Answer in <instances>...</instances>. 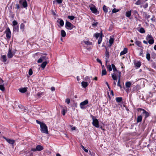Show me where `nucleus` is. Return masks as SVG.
Returning a JSON list of instances; mask_svg holds the SVG:
<instances>
[{
  "mask_svg": "<svg viewBox=\"0 0 156 156\" xmlns=\"http://www.w3.org/2000/svg\"><path fill=\"white\" fill-rule=\"evenodd\" d=\"M40 128L41 131L42 133L46 134L48 133V127L44 123L41 125Z\"/></svg>",
  "mask_w": 156,
  "mask_h": 156,
  "instance_id": "1",
  "label": "nucleus"
},
{
  "mask_svg": "<svg viewBox=\"0 0 156 156\" xmlns=\"http://www.w3.org/2000/svg\"><path fill=\"white\" fill-rule=\"evenodd\" d=\"M91 116L93 120L92 123L93 125L96 128H98L99 127V125L98 120L97 119L95 118L94 116L91 115Z\"/></svg>",
  "mask_w": 156,
  "mask_h": 156,
  "instance_id": "2",
  "label": "nucleus"
},
{
  "mask_svg": "<svg viewBox=\"0 0 156 156\" xmlns=\"http://www.w3.org/2000/svg\"><path fill=\"white\" fill-rule=\"evenodd\" d=\"M65 27L68 30H72L74 26L70 22L66 21V23Z\"/></svg>",
  "mask_w": 156,
  "mask_h": 156,
  "instance_id": "3",
  "label": "nucleus"
},
{
  "mask_svg": "<svg viewBox=\"0 0 156 156\" xmlns=\"http://www.w3.org/2000/svg\"><path fill=\"white\" fill-rule=\"evenodd\" d=\"M89 7L92 13L94 14H97L98 10L94 5L91 4L89 5Z\"/></svg>",
  "mask_w": 156,
  "mask_h": 156,
  "instance_id": "4",
  "label": "nucleus"
},
{
  "mask_svg": "<svg viewBox=\"0 0 156 156\" xmlns=\"http://www.w3.org/2000/svg\"><path fill=\"white\" fill-rule=\"evenodd\" d=\"M5 32L7 38V39H10L11 37V33L9 27L6 28L5 30Z\"/></svg>",
  "mask_w": 156,
  "mask_h": 156,
  "instance_id": "5",
  "label": "nucleus"
},
{
  "mask_svg": "<svg viewBox=\"0 0 156 156\" xmlns=\"http://www.w3.org/2000/svg\"><path fill=\"white\" fill-rule=\"evenodd\" d=\"M88 103V101L87 100H86L84 101L81 102V103H80V108L82 109H83L84 108L83 106L87 105Z\"/></svg>",
  "mask_w": 156,
  "mask_h": 156,
  "instance_id": "6",
  "label": "nucleus"
},
{
  "mask_svg": "<svg viewBox=\"0 0 156 156\" xmlns=\"http://www.w3.org/2000/svg\"><path fill=\"white\" fill-rule=\"evenodd\" d=\"M13 55L14 54L12 52L11 50L9 48L7 54L8 58H11L13 56Z\"/></svg>",
  "mask_w": 156,
  "mask_h": 156,
  "instance_id": "7",
  "label": "nucleus"
},
{
  "mask_svg": "<svg viewBox=\"0 0 156 156\" xmlns=\"http://www.w3.org/2000/svg\"><path fill=\"white\" fill-rule=\"evenodd\" d=\"M4 138L6 140L9 144H13L15 142V141L11 139H10L6 138L4 137Z\"/></svg>",
  "mask_w": 156,
  "mask_h": 156,
  "instance_id": "8",
  "label": "nucleus"
},
{
  "mask_svg": "<svg viewBox=\"0 0 156 156\" xmlns=\"http://www.w3.org/2000/svg\"><path fill=\"white\" fill-rule=\"evenodd\" d=\"M118 74H117V76H118V77H119V80H118V82L117 83V85L118 86H120V85H121L120 84V76L121 75V72L119 71L118 72Z\"/></svg>",
  "mask_w": 156,
  "mask_h": 156,
  "instance_id": "9",
  "label": "nucleus"
},
{
  "mask_svg": "<svg viewBox=\"0 0 156 156\" xmlns=\"http://www.w3.org/2000/svg\"><path fill=\"white\" fill-rule=\"evenodd\" d=\"M1 60L4 62H6L7 61V57L5 55H2L1 58Z\"/></svg>",
  "mask_w": 156,
  "mask_h": 156,
  "instance_id": "10",
  "label": "nucleus"
},
{
  "mask_svg": "<svg viewBox=\"0 0 156 156\" xmlns=\"http://www.w3.org/2000/svg\"><path fill=\"white\" fill-rule=\"evenodd\" d=\"M127 48H124L123 51H122L120 53L121 56L124 55L126 54L127 52Z\"/></svg>",
  "mask_w": 156,
  "mask_h": 156,
  "instance_id": "11",
  "label": "nucleus"
},
{
  "mask_svg": "<svg viewBox=\"0 0 156 156\" xmlns=\"http://www.w3.org/2000/svg\"><path fill=\"white\" fill-rule=\"evenodd\" d=\"M37 151H40L44 149L43 147L40 145H38L36 147Z\"/></svg>",
  "mask_w": 156,
  "mask_h": 156,
  "instance_id": "12",
  "label": "nucleus"
},
{
  "mask_svg": "<svg viewBox=\"0 0 156 156\" xmlns=\"http://www.w3.org/2000/svg\"><path fill=\"white\" fill-rule=\"evenodd\" d=\"M19 91L22 93H24L26 92L27 91V88L26 87L20 88L19 89Z\"/></svg>",
  "mask_w": 156,
  "mask_h": 156,
  "instance_id": "13",
  "label": "nucleus"
},
{
  "mask_svg": "<svg viewBox=\"0 0 156 156\" xmlns=\"http://www.w3.org/2000/svg\"><path fill=\"white\" fill-rule=\"evenodd\" d=\"M135 44L137 45L138 47L140 48H142V43L141 42L139 41H136L135 42Z\"/></svg>",
  "mask_w": 156,
  "mask_h": 156,
  "instance_id": "14",
  "label": "nucleus"
},
{
  "mask_svg": "<svg viewBox=\"0 0 156 156\" xmlns=\"http://www.w3.org/2000/svg\"><path fill=\"white\" fill-rule=\"evenodd\" d=\"M109 53L108 51H106L105 52V56H106V64H107L108 62V59L109 58Z\"/></svg>",
  "mask_w": 156,
  "mask_h": 156,
  "instance_id": "15",
  "label": "nucleus"
},
{
  "mask_svg": "<svg viewBox=\"0 0 156 156\" xmlns=\"http://www.w3.org/2000/svg\"><path fill=\"white\" fill-rule=\"evenodd\" d=\"M47 64V62L46 61H44L42 63L41 65V67L43 69H44L46 65Z\"/></svg>",
  "mask_w": 156,
  "mask_h": 156,
  "instance_id": "16",
  "label": "nucleus"
},
{
  "mask_svg": "<svg viewBox=\"0 0 156 156\" xmlns=\"http://www.w3.org/2000/svg\"><path fill=\"white\" fill-rule=\"evenodd\" d=\"M81 84L82 87L84 88H85L88 86V83L87 82L83 81L81 83Z\"/></svg>",
  "mask_w": 156,
  "mask_h": 156,
  "instance_id": "17",
  "label": "nucleus"
},
{
  "mask_svg": "<svg viewBox=\"0 0 156 156\" xmlns=\"http://www.w3.org/2000/svg\"><path fill=\"white\" fill-rule=\"evenodd\" d=\"M21 4H22L23 7L24 8H27L28 5L27 1L22 2Z\"/></svg>",
  "mask_w": 156,
  "mask_h": 156,
  "instance_id": "18",
  "label": "nucleus"
},
{
  "mask_svg": "<svg viewBox=\"0 0 156 156\" xmlns=\"http://www.w3.org/2000/svg\"><path fill=\"white\" fill-rule=\"evenodd\" d=\"M102 33H101L100 36L99 37V38L98 40V44H100L102 41Z\"/></svg>",
  "mask_w": 156,
  "mask_h": 156,
  "instance_id": "19",
  "label": "nucleus"
},
{
  "mask_svg": "<svg viewBox=\"0 0 156 156\" xmlns=\"http://www.w3.org/2000/svg\"><path fill=\"white\" fill-rule=\"evenodd\" d=\"M112 77L114 80H117V76L115 73H114L113 74H112Z\"/></svg>",
  "mask_w": 156,
  "mask_h": 156,
  "instance_id": "20",
  "label": "nucleus"
},
{
  "mask_svg": "<svg viewBox=\"0 0 156 156\" xmlns=\"http://www.w3.org/2000/svg\"><path fill=\"white\" fill-rule=\"evenodd\" d=\"M131 85V83L129 81H128L126 82L125 85L127 88H129Z\"/></svg>",
  "mask_w": 156,
  "mask_h": 156,
  "instance_id": "21",
  "label": "nucleus"
},
{
  "mask_svg": "<svg viewBox=\"0 0 156 156\" xmlns=\"http://www.w3.org/2000/svg\"><path fill=\"white\" fill-rule=\"evenodd\" d=\"M142 117L141 115H139L138 116L137 119V122H140L142 120Z\"/></svg>",
  "mask_w": 156,
  "mask_h": 156,
  "instance_id": "22",
  "label": "nucleus"
},
{
  "mask_svg": "<svg viewBox=\"0 0 156 156\" xmlns=\"http://www.w3.org/2000/svg\"><path fill=\"white\" fill-rule=\"evenodd\" d=\"M135 66L137 68H139L141 66V62L140 61H137L134 63Z\"/></svg>",
  "mask_w": 156,
  "mask_h": 156,
  "instance_id": "23",
  "label": "nucleus"
},
{
  "mask_svg": "<svg viewBox=\"0 0 156 156\" xmlns=\"http://www.w3.org/2000/svg\"><path fill=\"white\" fill-rule=\"evenodd\" d=\"M131 14V12L130 10L126 12V16L128 17H129L130 16Z\"/></svg>",
  "mask_w": 156,
  "mask_h": 156,
  "instance_id": "24",
  "label": "nucleus"
},
{
  "mask_svg": "<svg viewBox=\"0 0 156 156\" xmlns=\"http://www.w3.org/2000/svg\"><path fill=\"white\" fill-rule=\"evenodd\" d=\"M154 40L153 37L148 41V43L150 44H152L154 43Z\"/></svg>",
  "mask_w": 156,
  "mask_h": 156,
  "instance_id": "25",
  "label": "nucleus"
},
{
  "mask_svg": "<svg viewBox=\"0 0 156 156\" xmlns=\"http://www.w3.org/2000/svg\"><path fill=\"white\" fill-rule=\"evenodd\" d=\"M13 30L15 31L18 32L19 30V27L18 26H14L13 27Z\"/></svg>",
  "mask_w": 156,
  "mask_h": 156,
  "instance_id": "26",
  "label": "nucleus"
},
{
  "mask_svg": "<svg viewBox=\"0 0 156 156\" xmlns=\"http://www.w3.org/2000/svg\"><path fill=\"white\" fill-rule=\"evenodd\" d=\"M103 9L104 12L105 13H107L108 11V7H106L105 5H104L103 7Z\"/></svg>",
  "mask_w": 156,
  "mask_h": 156,
  "instance_id": "27",
  "label": "nucleus"
},
{
  "mask_svg": "<svg viewBox=\"0 0 156 156\" xmlns=\"http://www.w3.org/2000/svg\"><path fill=\"white\" fill-rule=\"evenodd\" d=\"M94 22H95V20H94ZM98 23L97 22H94L92 24V26L94 27H95L97 26Z\"/></svg>",
  "mask_w": 156,
  "mask_h": 156,
  "instance_id": "28",
  "label": "nucleus"
},
{
  "mask_svg": "<svg viewBox=\"0 0 156 156\" xmlns=\"http://www.w3.org/2000/svg\"><path fill=\"white\" fill-rule=\"evenodd\" d=\"M61 35L62 37H64L66 36V33L64 30H62L61 31Z\"/></svg>",
  "mask_w": 156,
  "mask_h": 156,
  "instance_id": "29",
  "label": "nucleus"
},
{
  "mask_svg": "<svg viewBox=\"0 0 156 156\" xmlns=\"http://www.w3.org/2000/svg\"><path fill=\"white\" fill-rule=\"evenodd\" d=\"M116 101L118 102H120L122 101V97H117L115 99Z\"/></svg>",
  "mask_w": 156,
  "mask_h": 156,
  "instance_id": "30",
  "label": "nucleus"
},
{
  "mask_svg": "<svg viewBox=\"0 0 156 156\" xmlns=\"http://www.w3.org/2000/svg\"><path fill=\"white\" fill-rule=\"evenodd\" d=\"M107 67L109 71H111L112 70V68L111 66L110 65H107V64H106Z\"/></svg>",
  "mask_w": 156,
  "mask_h": 156,
  "instance_id": "31",
  "label": "nucleus"
},
{
  "mask_svg": "<svg viewBox=\"0 0 156 156\" xmlns=\"http://www.w3.org/2000/svg\"><path fill=\"white\" fill-rule=\"evenodd\" d=\"M152 37V36L151 35L148 34L146 37V39L148 41L151 39V38Z\"/></svg>",
  "mask_w": 156,
  "mask_h": 156,
  "instance_id": "32",
  "label": "nucleus"
},
{
  "mask_svg": "<svg viewBox=\"0 0 156 156\" xmlns=\"http://www.w3.org/2000/svg\"><path fill=\"white\" fill-rule=\"evenodd\" d=\"M137 110L138 111H142V113L144 114L145 112H146V111L144 109L142 108H138L137 109Z\"/></svg>",
  "mask_w": 156,
  "mask_h": 156,
  "instance_id": "33",
  "label": "nucleus"
},
{
  "mask_svg": "<svg viewBox=\"0 0 156 156\" xmlns=\"http://www.w3.org/2000/svg\"><path fill=\"white\" fill-rule=\"evenodd\" d=\"M112 69H113V71H114V72L117 71L118 72L115 66V65L114 64H112Z\"/></svg>",
  "mask_w": 156,
  "mask_h": 156,
  "instance_id": "34",
  "label": "nucleus"
},
{
  "mask_svg": "<svg viewBox=\"0 0 156 156\" xmlns=\"http://www.w3.org/2000/svg\"><path fill=\"white\" fill-rule=\"evenodd\" d=\"M41 57L42 58V59L43 61H46L47 59H48V57H47L45 56H41Z\"/></svg>",
  "mask_w": 156,
  "mask_h": 156,
  "instance_id": "35",
  "label": "nucleus"
},
{
  "mask_svg": "<svg viewBox=\"0 0 156 156\" xmlns=\"http://www.w3.org/2000/svg\"><path fill=\"white\" fill-rule=\"evenodd\" d=\"M144 114V115L145 118V119L147 118L150 115V114L147 111H146V112H145Z\"/></svg>",
  "mask_w": 156,
  "mask_h": 156,
  "instance_id": "36",
  "label": "nucleus"
},
{
  "mask_svg": "<svg viewBox=\"0 0 156 156\" xmlns=\"http://www.w3.org/2000/svg\"><path fill=\"white\" fill-rule=\"evenodd\" d=\"M107 73L106 71L105 70V69H104L102 70V73H101V75L102 76H103V75H106Z\"/></svg>",
  "mask_w": 156,
  "mask_h": 156,
  "instance_id": "37",
  "label": "nucleus"
},
{
  "mask_svg": "<svg viewBox=\"0 0 156 156\" xmlns=\"http://www.w3.org/2000/svg\"><path fill=\"white\" fill-rule=\"evenodd\" d=\"M139 31L141 33H144L145 32V30L142 27L141 28L140 30H139Z\"/></svg>",
  "mask_w": 156,
  "mask_h": 156,
  "instance_id": "38",
  "label": "nucleus"
},
{
  "mask_svg": "<svg viewBox=\"0 0 156 156\" xmlns=\"http://www.w3.org/2000/svg\"><path fill=\"white\" fill-rule=\"evenodd\" d=\"M59 24L61 26H63L64 25V23L63 20L61 19L59 22Z\"/></svg>",
  "mask_w": 156,
  "mask_h": 156,
  "instance_id": "39",
  "label": "nucleus"
},
{
  "mask_svg": "<svg viewBox=\"0 0 156 156\" xmlns=\"http://www.w3.org/2000/svg\"><path fill=\"white\" fill-rule=\"evenodd\" d=\"M24 27L25 25L23 23H22L21 24L20 26V28L21 30H22L23 31L24 30Z\"/></svg>",
  "mask_w": 156,
  "mask_h": 156,
  "instance_id": "40",
  "label": "nucleus"
},
{
  "mask_svg": "<svg viewBox=\"0 0 156 156\" xmlns=\"http://www.w3.org/2000/svg\"><path fill=\"white\" fill-rule=\"evenodd\" d=\"M146 58L148 61H150V55L149 53H147L146 55Z\"/></svg>",
  "mask_w": 156,
  "mask_h": 156,
  "instance_id": "41",
  "label": "nucleus"
},
{
  "mask_svg": "<svg viewBox=\"0 0 156 156\" xmlns=\"http://www.w3.org/2000/svg\"><path fill=\"white\" fill-rule=\"evenodd\" d=\"M0 90L2 91H4L5 90V88L4 86V85H0Z\"/></svg>",
  "mask_w": 156,
  "mask_h": 156,
  "instance_id": "42",
  "label": "nucleus"
},
{
  "mask_svg": "<svg viewBox=\"0 0 156 156\" xmlns=\"http://www.w3.org/2000/svg\"><path fill=\"white\" fill-rule=\"evenodd\" d=\"M114 42V39L112 38H110L109 40V42L110 44L111 45Z\"/></svg>",
  "mask_w": 156,
  "mask_h": 156,
  "instance_id": "43",
  "label": "nucleus"
},
{
  "mask_svg": "<svg viewBox=\"0 0 156 156\" xmlns=\"http://www.w3.org/2000/svg\"><path fill=\"white\" fill-rule=\"evenodd\" d=\"M65 108H63L62 111V114L64 115H65L66 111V107Z\"/></svg>",
  "mask_w": 156,
  "mask_h": 156,
  "instance_id": "44",
  "label": "nucleus"
},
{
  "mask_svg": "<svg viewBox=\"0 0 156 156\" xmlns=\"http://www.w3.org/2000/svg\"><path fill=\"white\" fill-rule=\"evenodd\" d=\"M68 17L69 19L72 20H73L74 18H75V17L73 16H68Z\"/></svg>",
  "mask_w": 156,
  "mask_h": 156,
  "instance_id": "45",
  "label": "nucleus"
},
{
  "mask_svg": "<svg viewBox=\"0 0 156 156\" xmlns=\"http://www.w3.org/2000/svg\"><path fill=\"white\" fill-rule=\"evenodd\" d=\"M141 4V2L140 0H138L135 3V4L137 5H140Z\"/></svg>",
  "mask_w": 156,
  "mask_h": 156,
  "instance_id": "46",
  "label": "nucleus"
},
{
  "mask_svg": "<svg viewBox=\"0 0 156 156\" xmlns=\"http://www.w3.org/2000/svg\"><path fill=\"white\" fill-rule=\"evenodd\" d=\"M119 11V10L117 9H114L112 10V13H115L116 12H118Z\"/></svg>",
  "mask_w": 156,
  "mask_h": 156,
  "instance_id": "47",
  "label": "nucleus"
},
{
  "mask_svg": "<svg viewBox=\"0 0 156 156\" xmlns=\"http://www.w3.org/2000/svg\"><path fill=\"white\" fill-rule=\"evenodd\" d=\"M100 34L99 33H97L95 34L94 36H95V37L97 39H98V38L100 36Z\"/></svg>",
  "mask_w": 156,
  "mask_h": 156,
  "instance_id": "48",
  "label": "nucleus"
},
{
  "mask_svg": "<svg viewBox=\"0 0 156 156\" xmlns=\"http://www.w3.org/2000/svg\"><path fill=\"white\" fill-rule=\"evenodd\" d=\"M18 23L16 20H14L12 22V24L14 26H17Z\"/></svg>",
  "mask_w": 156,
  "mask_h": 156,
  "instance_id": "49",
  "label": "nucleus"
},
{
  "mask_svg": "<svg viewBox=\"0 0 156 156\" xmlns=\"http://www.w3.org/2000/svg\"><path fill=\"white\" fill-rule=\"evenodd\" d=\"M32 73H33V71H32V69H30L29 71V74L30 76H31L32 74Z\"/></svg>",
  "mask_w": 156,
  "mask_h": 156,
  "instance_id": "50",
  "label": "nucleus"
},
{
  "mask_svg": "<svg viewBox=\"0 0 156 156\" xmlns=\"http://www.w3.org/2000/svg\"><path fill=\"white\" fill-rule=\"evenodd\" d=\"M36 122H37V123H38V124H40V127L41 126V125L42 124H44V123H43V122H41L39 121L38 120H36Z\"/></svg>",
  "mask_w": 156,
  "mask_h": 156,
  "instance_id": "51",
  "label": "nucleus"
},
{
  "mask_svg": "<svg viewBox=\"0 0 156 156\" xmlns=\"http://www.w3.org/2000/svg\"><path fill=\"white\" fill-rule=\"evenodd\" d=\"M43 61V60L41 57L37 61V63H41Z\"/></svg>",
  "mask_w": 156,
  "mask_h": 156,
  "instance_id": "52",
  "label": "nucleus"
},
{
  "mask_svg": "<svg viewBox=\"0 0 156 156\" xmlns=\"http://www.w3.org/2000/svg\"><path fill=\"white\" fill-rule=\"evenodd\" d=\"M70 100L69 99V98H67L66 99V102L69 104L70 103Z\"/></svg>",
  "mask_w": 156,
  "mask_h": 156,
  "instance_id": "53",
  "label": "nucleus"
},
{
  "mask_svg": "<svg viewBox=\"0 0 156 156\" xmlns=\"http://www.w3.org/2000/svg\"><path fill=\"white\" fill-rule=\"evenodd\" d=\"M57 3L59 4H60L62 3V0H56Z\"/></svg>",
  "mask_w": 156,
  "mask_h": 156,
  "instance_id": "54",
  "label": "nucleus"
},
{
  "mask_svg": "<svg viewBox=\"0 0 156 156\" xmlns=\"http://www.w3.org/2000/svg\"><path fill=\"white\" fill-rule=\"evenodd\" d=\"M150 16H151L150 15H147V14H146L145 15V17L147 19H148L149 18H150Z\"/></svg>",
  "mask_w": 156,
  "mask_h": 156,
  "instance_id": "55",
  "label": "nucleus"
},
{
  "mask_svg": "<svg viewBox=\"0 0 156 156\" xmlns=\"http://www.w3.org/2000/svg\"><path fill=\"white\" fill-rule=\"evenodd\" d=\"M16 8L17 9H19L20 8V5L18 4H16Z\"/></svg>",
  "mask_w": 156,
  "mask_h": 156,
  "instance_id": "56",
  "label": "nucleus"
},
{
  "mask_svg": "<svg viewBox=\"0 0 156 156\" xmlns=\"http://www.w3.org/2000/svg\"><path fill=\"white\" fill-rule=\"evenodd\" d=\"M97 61L100 63L101 65L102 64V62L101 60H100L99 59L97 58Z\"/></svg>",
  "mask_w": 156,
  "mask_h": 156,
  "instance_id": "57",
  "label": "nucleus"
},
{
  "mask_svg": "<svg viewBox=\"0 0 156 156\" xmlns=\"http://www.w3.org/2000/svg\"><path fill=\"white\" fill-rule=\"evenodd\" d=\"M31 151H37V150L36 149V148H32L31 149Z\"/></svg>",
  "mask_w": 156,
  "mask_h": 156,
  "instance_id": "58",
  "label": "nucleus"
},
{
  "mask_svg": "<svg viewBox=\"0 0 156 156\" xmlns=\"http://www.w3.org/2000/svg\"><path fill=\"white\" fill-rule=\"evenodd\" d=\"M143 51L142 50H141V51L140 52V53L139 55L140 56H143Z\"/></svg>",
  "mask_w": 156,
  "mask_h": 156,
  "instance_id": "59",
  "label": "nucleus"
},
{
  "mask_svg": "<svg viewBox=\"0 0 156 156\" xmlns=\"http://www.w3.org/2000/svg\"><path fill=\"white\" fill-rule=\"evenodd\" d=\"M42 93L41 92H39L37 94V95L39 97H40L42 94Z\"/></svg>",
  "mask_w": 156,
  "mask_h": 156,
  "instance_id": "60",
  "label": "nucleus"
},
{
  "mask_svg": "<svg viewBox=\"0 0 156 156\" xmlns=\"http://www.w3.org/2000/svg\"><path fill=\"white\" fill-rule=\"evenodd\" d=\"M148 5V4L147 3H146L144 5L143 7L144 8H147V7Z\"/></svg>",
  "mask_w": 156,
  "mask_h": 156,
  "instance_id": "61",
  "label": "nucleus"
},
{
  "mask_svg": "<svg viewBox=\"0 0 156 156\" xmlns=\"http://www.w3.org/2000/svg\"><path fill=\"white\" fill-rule=\"evenodd\" d=\"M29 155V156H33V153L31 152H30Z\"/></svg>",
  "mask_w": 156,
  "mask_h": 156,
  "instance_id": "62",
  "label": "nucleus"
},
{
  "mask_svg": "<svg viewBox=\"0 0 156 156\" xmlns=\"http://www.w3.org/2000/svg\"><path fill=\"white\" fill-rule=\"evenodd\" d=\"M76 129V127H73L71 128V130L72 131L74 130H75Z\"/></svg>",
  "mask_w": 156,
  "mask_h": 156,
  "instance_id": "63",
  "label": "nucleus"
},
{
  "mask_svg": "<svg viewBox=\"0 0 156 156\" xmlns=\"http://www.w3.org/2000/svg\"><path fill=\"white\" fill-rule=\"evenodd\" d=\"M51 90H52V91H54L55 90V88L54 87H52L51 88Z\"/></svg>",
  "mask_w": 156,
  "mask_h": 156,
  "instance_id": "64",
  "label": "nucleus"
}]
</instances>
